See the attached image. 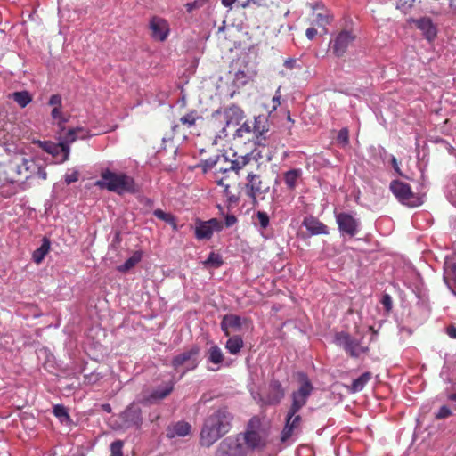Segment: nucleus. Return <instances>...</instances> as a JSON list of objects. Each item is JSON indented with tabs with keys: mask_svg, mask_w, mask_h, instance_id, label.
I'll return each mask as SVG.
<instances>
[{
	"mask_svg": "<svg viewBox=\"0 0 456 456\" xmlns=\"http://www.w3.org/2000/svg\"><path fill=\"white\" fill-rule=\"evenodd\" d=\"M277 139L275 133H270L269 120L264 115L255 117L252 122L245 121L233 134V140L237 143L252 141L255 145L261 147H271Z\"/></svg>",
	"mask_w": 456,
	"mask_h": 456,
	"instance_id": "obj_1",
	"label": "nucleus"
},
{
	"mask_svg": "<svg viewBox=\"0 0 456 456\" xmlns=\"http://www.w3.org/2000/svg\"><path fill=\"white\" fill-rule=\"evenodd\" d=\"M232 414L227 407H221L209 414L200 431V443L209 447L220 437L227 434L232 426Z\"/></svg>",
	"mask_w": 456,
	"mask_h": 456,
	"instance_id": "obj_2",
	"label": "nucleus"
},
{
	"mask_svg": "<svg viewBox=\"0 0 456 456\" xmlns=\"http://www.w3.org/2000/svg\"><path fill=\"white\" fill-rule=\"evenodd\" d=\"M95 185L118 195L134 194L138 191V187L132 176L122 172H113L109 168L101 172V179L96 181Z\"/></svg>",
	"mask_w": 456,
	"mask_h": 456,
	"instance_id": "obj_3",
	"label": "nucleus"
},
{
	"mask_svg": "<svg viewBox=\"0 0 456 456\" xmlns=\"http://www.w3.org/2000/svg\"><path fill=\"white\" fill-rule=\"evenodd\" d=\"M37 164L23 154L13 155L5 165L6 179L12 183L29 179L36 173Z\"/></svg>",
	"mask_w": 456,
	"mask_h": 456,
	"instance_id": "obj_4",
	"label": "nucleus"
},
{
	"mask_svg": "<svg viewBox=\"0 0 456 456\" xmlns=\"http://www.w3.org/2000/svg\"><path fill=\"white\" fill-rule=\"evenodd\" d=\"M298 379L300 386L298 389L293 391L291 394L289 411H299L306 404L308 398L314 391V386L306 374L299 372Z\"/></svg>",
	"mask_w": 456,
	"mask_h": 456,
	"instance_id": "obj_5",
	"label": "nucleus"
},
{
	"mask_svg": "<svg viewBox=\"0 0 456 456\" xmlns=\"http://www.w3.org/2000/svg\"><path fill=\"white\" fill-rule=\"evenodd\" d=\"M199 355L200 347L199 346L194 345L190 349L175 355L172 360L171 365L175 370H178L180 367H184L182 373V376H183L187 371L197 368L199 364Z\"/></svg>",
	"mask_w": 456,
	"mask_h": 456,
	"instance_id": "obj_6",
	"label": "nucleus"
},
{
	"mask_svg": "<svg viewBox=\"0 0 456 456\" xmlns=\"http://www.w3.org/2000/svg\"><path fill=\"white\" fill-rule=\"evenodd\" d=\"M247 450L240 436H228L217 446L215 456H246Z\"/></svg>",
	"mask_w": 456,
	"mask_h": 456,
	"instance_id": "obj_7",
	"label": "nucleus"
},
{
	"mask_svg": "<svg viewBox=\"0 0 456 456\" xmlns=\"http://www.w3.org/2000/svg\"><path fill=\"white\" fill-rule=\"evenodd\" d=\"M390 190L402 204L409 207H416L420 204L419 198L415 196L410 184L394 180L390 183Z\"/></svg>",
	"mask_w": 456,
	"mask_h": 456,
	"instance_id": "obj_8",
	"label": "nucleus"
},
{
	"mask_svg": "<svg viewBox=\"0 0 456 456\" xmlns=\"http://www.w3.org/2000/svg\"><path fill=\"white\" fill-rule=\"evenodd\" d=\"M246 194L252 200L254 205L258 203L257 198L269 191V185L265 183L259 175L249 172L247 175L245 185Z\"/></svg>",
	"mask_w": 456,
	"mask_h": 456,
	"instance_id": "obj_9",
	"label": "nucleus"
},
{
	"mask_svg": "<svg viewBox=\"0 0 456 456\" xmlns=\"http://www.w3.org/2000/svg\"><path fill=\"white\" fill-rule=\"evenodd\" d=\"M336 341L338 345L342 346L345 351L353 358H357L369 350L368 347L361 346L359 341L353 338L348 333H337Z\"/></svg>",
	"mask_w": 456,
	"mask_h": 456,
	"instance_id": "obj_10",
	"label": "nucleus"
},
{
	"mask_svg": "<svg viewBox=\"0 0 456 456\" xmlns=\"http://www.w3.org/2000/svg\"><path fill=\"white\" fill-rule=\"evenodd\" d=\"M298 412L299 411L288 410L285 418V425L281 434V441L282 443H285L294 434H297L300 431L302 417L298 414Z\"/></svg>",
	"mask_w": 456,
	"mask_h": 456,
	"instance_id": "obj_11",
	"label": "nucleus"
},
{
	"mask_svg": "<svg viewBox=\"0 0 456 456\" xmlns=\"http://www.w3.org/2000/svg\"><path fill=\"white\" fill-rule=\"evenodd\" d=\"M356 35L351 30L340 31L332 41V52L337 57H342L354 43Z\"/></svg>",
	"mask_w": 456,
	"mask_h": 456,
	"instance_id": "obj_12",
	"label": "nucleus"
},
{
	"mask_svg": "<svg viewBox=\"0 0 456 456\" xmlns=\"http://www.w3.org/2000/svg\"><path fill=\"white\" fill-rule=\"evenodd\" d=\"M222 227V224L216 218H212L208 221L197 220L195 237L198 240H209L214 231H220Z\"/></svg>",
	"mask_w": 456,
	"mask_h": 456,
	"instance_id": "obj_13",
	"label": "nucleus"
},
{
	"mask_svg": "<svg viewBox=\"0 0 456 456\" xmlns=\"http://www.w3.org/2000/svg\"><path fill=\"white\" fill-rule=\"evenodd\" d=\"M338 230L343 234L354 237L358 232V221L350 214L339 213L336 216Z\"/></svg>",
	"mask_w": 456,
	"mask_h": 456,
	"instance_id": "obj_14",
	"label": "nucleus"
},
{
	"mask_svg": "<svg viewBox=\"0 0 456 456\" xmlns=\"http://www.w3.org/2000/svg\"><path fill=\"white\" fill-rule=\"evenodd\" d=\"M149 28L151 31V37L157 41H165L169 35L168 22L160 17L154 16L151 19Z\"/></svg>",
	"mask_w": 456,
	"mask_h": 456,
	"instance_id": "obj_15",
	"label": "nucleus"
},
{
	"mask_svg": "<svg viewBox=\"0 0 456 456\" xmlns=\"http://www.w3.org/2000/svg\"><path fill=\"white\" fill-rule=\"evenodd\" d=\"M410 23H413L417 28H419L424 37L432 42L437 36V28L436 26L433 23L432 20L429 17H422L420 19H410Z\"/></svg>",
	"mask_w": 456,
	"mask_h": 456,
	"instance_id": "obj_16",
	"label": "nucleus"
},
{
	"mask_svg": "<svg viewBox=\"0 0 456 456\" xmlns=\"http://www.w3.org/2000/svg\"><path fill=\"white\" fill-rule=\"evenodd\" d=\"M175 381L169 380L163 386H159L153 389L151 393L144 398V402L149 404L156 403L167 398L174 390Z\"/></svg>",
	"mask_w": 456,
	"mask_h": 456,
	"instance_id": "obj_17",
	"label": "nucleus"
},
{
	"mask_svg": "<svg viewBox=\"0 0 456 456\" xmlns=\"http://www.w3.org/2000/svg\"><path fill=\"white\" fill-rule=\"evenodd\" d=\"M35 143H37L43 151L53 156H57L62 152L64 155L62 161H66L69 159V146H68L67 143H62L61 142L54 143L50 141H37Z\"/></svg>",
	"mask_w": 456,
	"mask_h": 456,
	"instance_id": "obj_18",
	"label": "nucleus"
},
{
	"mask_svg": "<svg viewBox=\"0 0 456 456\" xmlns=\"http://www.w3.org/2000/svg\"><path fill=\"white\" fill-rule=\"evenodd\" d=\"M239 436L241 441L245 443L246 445L244 446L246 449L255 450L256 448H264L266 445L265 438L257 431L250 429L249 427L243 434Z\"/></svg>",
	"mask_w": 456,
	"mask_h": 456,
	"instance_id": "obj_19",
	"label": "nucleus"
},
{
	"mask_svg": "<svg viewBox=\"0 0 456 456\" xmlns=\"http://www.w3.org/2000/svg\"><path fill=\"white\" fill-rule=\"evenodd\" d=\"M122 419L127 428H140L142 422L141 409L137 405H130L122 413Z\"/></svg>",
	"mask_w": 456,
	"mask_h": 456,
	"instance_id": "obj_20",
	"label": "nucleus"
},
{
	"mask_svg": "<svg viewBox=\"0 0 456 456\" xmlns=\"http://www.w3.org/2000/svg\"><path fill=\"white\" fill-rule=\"evenodd\" d=\"M285 396V390L281 383L277 379H272L269 383L268 395L266 396V403L273 405H277Z\"/></svg>",
	"mask_w": 456,
	"mask_h": 456,
	"instance_id": "obj_21",
	"label": "nucleus"
},
{
	"mask_svg": "<svg viewBox=\"0 0 456 456\" xmlns=\"http://www.w3.org/2000/svg\"><path fill=\"white\" fill-rule=\"evenodd\" d=\"M221 330L226 337L230 336V330H240L242 326V320L236 314H225L221 322Z\"/></svg>",
	"mask_w": 456,
	"mask_h": 456,
	"instance_id": "obj_22",
	"label": "nucleus"
},
{
	"mask_svg": "<svg viewBox=\"0 0 456 456\" xmlns=\"http://www.w3.org/2000/svg\"><path fill=\"white\" fill-rule=\"evenodd\" d=\"M303 225L311 235L328 234V227L314 216H307L303 220Z\"/></svg>",
	"mask_w": 456,
	"mask_h": 456,
	"instance_id": "obj_23",
	"label": "nucleus"
},
{
	"mask_svg": "<svg viewBox=\"0 0 456 456\" xmlns=\"http://www.w3.org/2000/svg\"><path fill=\"white\" fill-rule=\"evenodd\" d=\"M191 425L184 421H178L172 426H169L167 429V436L169 438L175 436H185L191 431Z\"/></svg>",
	"mask_w": 456,
	"mask_h": 456,
	"instance_id": "obj_24",
	"label": "nucleus"
},
{
	"mask_svg": "<svg viewBox=\"0 0 456 456\" xmlns=\"http://www.w3.org/2000/svg\"><path fill=\"white\" fill-rule=\"evenodd\" d=\"M332 20V16L330 15L328 11H322L317 12L314 11L311 17L309 18V23L311 26H316L319 28H325Z\"/></svg>",
	"mask_w": 456,
	"mask_h": 456,
	"instance_id": "obj_25",
	"label": "nucleus"
},
{
	"mask_svg": "<svg viewBox=\"0 0 456 456\" xmlns=\"http://www.w3.org/2000/svg\"><path fill=\"white\" fill-rule=\"evenodd\" d=\"M253 160L251 154L247 153L243 156H239L235 159L229 161L227 159L226 164H229V168L232 171H234L236 174H239L240 170L245 167Z\"/></svg>",
	"mask_w": 456,
	"mask_h": 456,
	"instance_id": "obj_26",
	"label": "nucleus"
},
{
	"mask_svg": "<svg viewBox=\"0 0 456 456\" xmlns=\"http://www.w3.org/2000/svg\"><path fill=\"white\" fill-rule=\"evenodd\" d=\"M220 162H227V158L224 155H214L212 157H209L206 159L200 160V167L202 168V171L204 173H207L208 171L211 170L214 167L220 164Z\"/></svg>",
	"mask_w": 456,
	"mask_h": 456,
	"instance_id": "obj_27",
	"label": "nucleus"
},
{
	"mask_svg": "<svg viewBox=\"0 0 456 456\" xmlns=\"http://www.w3.org/2000/svg\"><path fill=\"white\" fill-rule=\"evenodd\" d=\"M302 175L301 169H290L284 173V183L288 189L294 190Z\"/></svg>",
	"mask_w": 456,
	"mask_h": 456,
	"instance_id": "obj_28",
	"label": "nucleus"
},
{
	"mask_svg": "<svg viewBox=\"0 0 456 456\" xmlns=\"http://www.w3.org/2000/svg\"><path fill=\"white\" fill-rule=\"evenodd\" d=\"M50 240L44 238L41 246L33 252L32 258L36 264H40L50 250Z\"/></svg>",
	"mask_w": 456,
	"mask_h": 456,
	"instance_id": "obj_29",
	"label": "nucleus"
},
{
	"mask_svg": "<svg viewBox=\"0 0 456 456\" xmlns=\"http://www.w3.org/2000/svg\"><path fill=\"white\" fill-rule=\"evenodd\" d=\"M90 135L87 134V132L83 127H77L69 129L65 135V141L61 142L67 143L69 146V143L74 142L77 138L86 139Z\"/></svg>",
	"mask_w": 456,
	"mask_h": 456,
	"instance_id": "obj_30",
	"label": "nucleus"
},
{
	"mask_svg": "<svg viewBox=\"0 0 456 456\" xmlns=\"http://www.w3.org/2000/svg\"><path fill=\"white\" fill-rule=\"evenodd\" d=\"M242 338L239 335L230 337L225 344V348L231 354H237L243 347Z\"/></svg>",
	"mask_w": 456,
	"mask_h": 456,
	"instance_id": "obj_31",
	"label": "nucleus"
},
{
	"mask_svg": "<svg viewBox=\"0 0 456 456\" xmlns=\"http://www.w3.org/2000/svg\"><path fill=\"white\" fill-rule=\"evenodd\" d=\"M227 124L231 122L239 123L244 118V111L236 105H232L225 110Z\"/></svg>",
	"mask_w": 456,
	"mask_h": 456,
	"instance_id": "obj_32",
	"label": "nucleus"
},
{
	"mask_svg": "<svg viewBox=\"0 0 456 456\" xmlns=\"http://www.w3.org/2000/svg\"><path fill=\"white\" fill-rule=\"evenodd\" d=\"M142 254L141 251H135L123 265H118L117 270L121 273H126L142 260Z\"/></svg>",
	"mask_w": 456,
	"mask_h": 456,
	"instance_id": "obj_33",
	"label": "nucleus"
},
{
	"mask_svg": "<svg viewBox=\"0 0 456 456\" xmlns=\"http://www.w3.org/2000/svg\"><path fill=\"white\" fill-rule=\"evenodd\" d=\"M372 374L370 371L362 373L359 378L355 379L351 385V391L354 393L362 391L365 385L371 379Z\"/></svg>",
	"mask_w": 456,
	"mask_h": 456,
	"instance_id": "obj_34",
	"label": "nucleus"
},
{
	"mask_svg": "<svg viewBox=\"0 0 456 456\" xmlns=\"http://www.w3.org/2000/svg\"><path fill=\"white\" fill-rule=\"evenodd\" d=\"M12 98L20 108H25L32 101L31 94L28 91L14 92L12 94Z\"/></svg>",
	"mask_w": 456,
	"mask_h": 456,
	"instance_id": "obj_35",
	"label": "nucleus"
},
{
	"mask_svg": "<svg viewBox=\"0 0 456 456\" xmlns=\"http://www.w3.org/2000/svg\"><path fill=\"white\" fill-rule=\"evenodd\" d=\"M200 118L198 111L196 110H190L188 113L180 118L179 121L182 125L190 128L193 126L196 121Z\"/></svg>",
	"mask_w": 456,
	"mask_h": 456,
	"instance_id": "obj_36",
	"label": "nucleus"
},
{
	"mask_svg": "<svg viewBox=\"0 0 456 456\" xmlns=\"http://www.w3.org/2000/svg\"><path fill=\"white\" fill-rule=\"evenodd\" d=\"M208 360L216 365L223 362L224 354L222 350L216 345H214L209 348Z\"/></svg>",
	"mask_w": 456,
	"mask_h": 456,
	"instance_id": "obj_37",
	"label": "nucleus"
},
{
	"mask_svg": "<svg viewBox=\"0 0 456 456\" xmlns=\"http://www.w3.org/2000/svg\"><path fill=\"white\" fill-rule=\"evenodd\" d=\"M224 264L222 256L215 252H210L208 257L203 262L205 267L218 268Z\"/></svg>",
	"mask_w": 456,
	"mask_h": 456,
	"instance_id": "obj_38",
	"label": "nucleus"
},
{
	"mask_svg": "<svg viewBox=\"0 0 456 456\" xmlns=\"http://www.w3.org/2000/svg\"><path fill=\"white\" fill-rule=\"evenodd\" d=\"M153 215L157 218H159V219H160V220H162V221H164V222H166V223H167L169 224H173L174 227L175 228V217H174L173 215H171L169 213H166V212H164L161 209L154 210Z\"/></svg>",
	"mask_w": 456,
	"mask_h": 456,
	"instance_id": "obj_39",
	"label": "nucleus"
},
{
	"mask_svg": "<svg viewBox=\"0 0 456 456\" xmlns=\"http://www.w3.org/2000/svg\"><path fill=\"white\" fill-rule=\"evenodd\" d=\"M415 0H397L396 9L406 14L412 9Z\"/></svg>",
	"mask_w": 456,
	"mask_h": 456,
	"instance_id": "obj_40",
	"label": "nucleus"
},
{
	"mask_svg": "<svg viewBox=\"0 0 456 456\" xmlns=\"http://www.w3.org/2000/svg\"><path fill=\"white\" fill-rule=\"evenodd\" d=\"M53 414L60 419L61 422L69 419L67 409L61 404H57L53 407Z\"/></svg>",
	"mask_w": 456,
	"mask_h": 456,
	"instance_id": "obj_41",
	"label": "nucleus"
},
{
	"mask_svg": "<svg viewBox=\"0 0 456 456\" xmlns=\"http://www.w3.org/2000/svg\"><path fill=\"white\" fill-rule=\"evenodd\" d=\"M256 217L258 221V224L261 229L265 230L268 227V225L270 224V218L266 212L258 211L256 215Z\"/></svg>",
	"mask_w": 456,
	"mask_h": 456,
	"instance_id": "obj_42",
	"label": "nucleus"
},
{
	"mask_svg": "<svg viewBox=\"0 0 456 456\" xmlns=\"http://www.w3.org/2000/svg\"><path fill=\"white\" fill-rule=\"evenodd\" d=\"M210 0H195L191 3H187L184 7L188 12H192L195 10H199L205 6Z\"/></svg>",
	"mask_w": 456,
	"mask_h": 456,
	"instance_id": "obj_43",
	"label": "nucleus"
},
{
	"mask_svg": "<svg viewBox=\"0 0 456 456\" xmlns=\"http://www.w3.org/2000/svg\"><path fill=\"white\" fill-rule=\"evenodd\" d=\"M61 110L62 108H53L51 111L52 118L57 120L59 126H61L68 121L67 118H64Z\"/></svg>",
	"mask_w": 456,
	"mask_h": 456,
	"instance_id": "obj_44",
	"label": "nucleus"
},
{
	"mask_svg": "<svg viewBox=\"0 0 456 456\" xmlns=\"http://www.w3.org/2000/svg\"><path fill=\"white\" fill-rule=\"evenodd\" d=\"M337 142L341 144L342 146H346L349 142V131L346 127H344L339 130L338 134L337 136Z\"/></svg>",
	"mask_w": 456,
	"mask_h": 456,
	"instance_id": "obj_45",
	"label": "nucleus"
},
{
	"mask_svg": "<svg viewBox=\"0 0 456 456\" xmlns=\"http://www.w3.org/2000/svg\"><path fill=\"white\" fill-rule=\"evenodd\" d=\"M101 379H102V376L97 371H93L91 373L84 374V383H86L87 385L96 384Z\"/></svg>",
	"mask_w": 456,
	"mask_h": 456,
	"instance_id": "obj_46",
	"label": "nucleus"
},
{
	"mask_svg": "<svg viewBox=\"0 0 456 456\" xmlns=\"http://www.w3.org/2000/svg\"><path fill=\"white\" fill-rule=\"evenodd\" d=\"M124 443L121 440H116L110 444V456H123L122 449Z\"/></svg>",
	"mask_w": 456,
	"mask_h": 456,
	"instance_id": "obj_47",
	"label": "nucleus"
},
{
	"mask_svg": "<svg viewBox=\"0 0 456 456\" xmlns=\"http://www.w3.org/2000/svg\"><path fill=\"white\" fill-rule=\"evenodd\" d=\"M452 415V411H451V409L446 405H443L442 407H440L438 411L436 413L435 418L436 419H447Z\"/></svg>",
	"mask_w": 456,
	"mask_h": 456,
	"instance_id": "obj_48",
	"label": "nucleus"
},
{
	"mask_svg": "<svg viewBox=\"0 0 456 456\" xmlns=\"http://www.w3.org/2000/svg\"><path fill=\"white\" fill-rule=\"evenodd\" d=\"M48 105L53 108H62L61 96L58 94H53L48 101Z\"/></svg>",
	"mask_w": 456,
	"mask_h": 456,
	"instance_id": "obj_49",
	"label": "nucleus"
},
{
	"mask_svg": "<svg viewBox=\"0 0 456 456\" xmlns=\"http://www.w3.org/2000/svg\"><path fill=\"white\" fill-rule=\"evenodd\" d=\"M79 173L77 171H73L70 174H66L65 175V182L67 184H70L72 183H75L78 180Z\"/></svg>",
	"mask_w": 456,
	"mask_h": 456,
	"instance_id": "obj_50",
	"label": "nucleus"
},
{
	"mask_svg": "<svg viewBox=\"0 0 456 456\" xmlns=\"http://www.w3.org/2000/svg\"><path fill=\"white\" fill-rule=\"evenodd\" d=\"M382 305L385 306L387 311H390L392 308V298L389 295L386 294L383 296L381 300Z\"/></svg>",
	"mask_w": 456,
	"mask_h": 456,
	"instance_id": "obj_51",
	"label": "nucleus"
},
{
	"mask_svg": "<svg viewBox=\"0 0 456 456\" xmlns=\"http://www.w3.org/2000/svg\"><path fill=\"white\" fill-rule=\"evenodd\" d=\"M284 66L289 69H293L296 68L300 69V66L297 65V60L294 58H289L284 61Z\"/></svg>",
	"mask_w": 456,
	"mask_h": 456,
	"instance_id": "obj_52",
	"label": "nucleus"
},
{
	"mask_svg": "<svg viewBox=\"0 0 456 456\" xmlns=\"http://www.w3.org/2000/svg\"><path fill=\"white\" fill-rule=\"evenodd\" d=\"M237 223V217L233 215H228L225 217V225L231 227Z\"/></svg>",
	"mask_w": 456,
	"mask_h": 456,
	"instance_id": "obj_53",
	"label": "nucleus"
},
{
	"mask_svg": "<svg viewBox=\"0 0 456 456\" xmlns=\"http://www.w3.org/2000/svg\"><path fill=\"white\" fill-rule=\"evenodd\" d=\"M305 35L309 40H313L315 36L317 35L316 28L313 26L311 28H308L305 31Z\"/></svg>",
	"mask_w": 456,
	"mask_h": 456,
	"instance_id": "obj_54",
	"label": "nucleus"
},
{
	"mask_svg": "<svg viewBox=\"0 0 456 456\" xmlns=\"http://www.w3.org/2000/svg\"><path fill=\"white\" fill-rule=\"evenodd\" d=\"M391 165H392L393 168L395 169V171L397 174H399L400 175H402V172L400 170L398 161L395 156L391 157Z\"/></svg>",
	"mask_w": 456,
	"mask_h": 456,
	"instance_id": "obj_55",
	"label": "nucleus"
},
{
	"mask_svg": "<svg viewBox=\"0 0 456 456\" xmlns=\"http://www.w3.org/2000/svg\"><path fill=\"white\" fill-rule=\"evenodd\" d=\"M447 335L452 338H456V326L455 325H450L447 327Z\"/></svg>",
	"mask_w": 456,
	"mask_h": 456,
	"instance_id": "obj_56",
	"label": "nucleus"
},
{
	"mask_svg": "<svg viewBox=\"0 0 456 456\" xmlns=\"http://www.w3.org/2000/svg\"><path fill=\"white\" fill-rule=\"evenodd\" d=\"M225 166L224 165H221V163L219 165H217V167H216V171L220 172V173H227L229 171H232V169L229 168V164H226L224 163Z\"/></svg>",
	"mask_w": 456,
	"mask_h": 456,
	"instance_id": "obj_57",
	"label": "nucleus"
},
{
	"mask_svg": "<svg viewBox=\"0 0 456 456\" xmlns=\"http://www.w3.org/2000/svg\"><path fill=\"white\" fill-rule=\"evenodd\" d=\"M36 172L38 173L39 177H41L44 180L46 179L47 174H46V172L45 171L44 168H42L41 167L37 165Z\"/></svg>",
	"mask_w": 456,
	"mask_h": 456,
	"instance_id": "obj_58",
	"label": "nucleus"
},
{
	"mask_svg": "<svg viewBox=\"0 0 456 456\" xmlns=\"http://www.w3.org/2000/svg\"><path fill=\"white\" fill-rule=\"evenodd\" d=\"M280 98H281L280 95L273 96V110H276V108L281 105Z\"/></svg>",
	"mask_w": 456,
	"mask_h": 456,
	"instance_id": "obj_59",
	"label": "nucleus"
},
{
	"mask_svg": "<svg viewBox=\"0 0 456 456\" xmlns=\"http://www.w3.org/2000/svg\"><path fill=\"white\" fill-rule=\"evenodd\" d=\"M235 2L236 0H222V4L225 7H231Z\"/></svg>",
	"mask_w": 456,
	"mask_h": 456,
	"instance_id": "obj_60",
	"label": "nucleus"
},
{
	"mask_svg": "<svg viewBox=\"0 0 456 456\" xmlns=\"http://www.w3.org/2000/svg\"><path fill=\"white\" fill-rule=\"evenodd\" d=\"M229 201H230V202H232V203H235V202H237V201H238V198H237V197H235V196H230V197H229Z\"/></svg>",
	"mask_w": 456,
	"mask_h": 456,
	"instance_id": "obj_61",
	"label": "nucleus"
},
{
	"mask_svg": "<svg viewBox=\"0 0 456 456\" xmlns=\"http://www.w3.org/2000/svg\"><path fill=\"white\" fill-rule=\"evenodd\" d=\"M448 398L452 401H455L456 402V393H453V394H451Z\"/></svg>",
	"mask_w": 456,
	"mask_h": 456,
	"instance_id": "obj_62",
	"label": "nucleus"
},
{
	"mask_svg": "<svg viewBox=\"0 0 456 456\" xmlns=\"http://www.w3.org/2000/svg\"><path fill=\"white\" fill-rule=\"evenodd\" d=\"M452 274H453V279H454V281L456 282V266H454L453 269H452Z\"/></svg>",
	"mask_w": 456,
	"mask_h": 456,
	"instance_id": "obj_63",
	"label": "nucleus"
},
{
	"mask_svg": "<svg viewBox=\"0 0 456 456\" xmlns=\"http://www.w3.org/2000/svg\"><path fill=\"white\" fill-rule=\"evenodd\" d=\"M103 408L105 411H110V406L109 404H106V405H103Z\"/></svg>",
	"mask_w": 456,
	"mask_h": 456,
	"instance_id": "obj_64",
	"label": "nucleus"
}]
</instances>
